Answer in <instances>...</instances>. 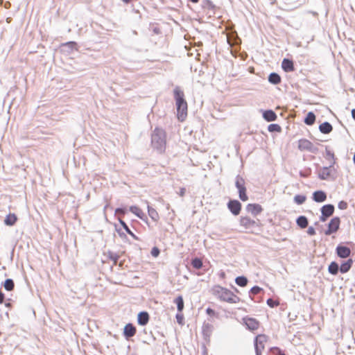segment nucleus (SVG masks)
I'll return each mask as SVG.
<instances>
[{
  "instance_id": "1",
  "label": "nucleus",
  "mask_w": 355,
  "mask_h": 355,
  "mask_svg": "<svg viewBox=\"0 0 355 355\" xmlns=\"http://www.w3.org/2000/svg\"><path fill=\"white\" fill-rule=\"evenodd\" d=\"M173 97L175 101L177 116L179 121H183L187 116L188 105L184 92L179 86H176L174 88Z\"/></svg>"
},
{
  "instance_id": "2",
  "label": "nucleus",
  "mask_w": 355,
  "mask_h": 355,
  "mask_svg": "<svg viewBox=\"0 0 355 355\" xmlns=\"http://www.w3.org/2000/svg\"><path fill=\"white\" fill-rule=\"evenodd\" d=\"M212 293L220 301L230 304H236L241 301L240 297L234 295L232 291L220 285H216L212 288Z\"/></svg>"
},
{
  "instance_id": "3",
  "label": "nucleus",
  "mask_w": 355,
  "mask_h": 355,
  "mask_svg": "<svg viewBox=\"0 0 355 355\" xmlns=\"http://www.w3.org/2000/svg\"><path fill=\"white\" fill-rule=\"evenodd\" d=\"M166 135L164 130L155 128L151 134V145L158 153H162L166 149Z\"/></svg>"
},
{
  "instance_id": "4",
  "label": "nucleus",
  "mask_w": 355,
  "mask_h": 355,
  "mask_svg": "<svg viewBox=\"0 0 355 355\" xmlns=\"http://www.w3.org/2000/svg\"><path fill=\"white\" fill-rule=\"evenodd\" d=\"M235 187L238 189L239 197L241 200L245 202L248 200L247 189L245 180L240 175H237L235 178Z\"/></svg>"
},
{
  "instance_id": "5",
  "label": "nucleus",
  "mask_w": 355,
  "mask_h": 355,
  "mask_svg": "<svg viewBox=\"0 0 355 355\" xmlns=\"http://www.w3.org/2000/svg\"><path fill=\"white\" fill-rule=\"evenodd\" d=\"M267 341V336L265 334H259L254 339V346L256 355H261L264 349V343Z\"/></svg>"
},
{
  "instance_id": "6",
  "label": "nucleus",
  "mask_w": 355,
  "mask_h": 355,
  "mask_svg": "<svg viewBox=\"0 0 355 355\" xmlns=\"http://www.w3.org/2000/svg\"><path fill=\"white\" fill-rule=\"evenodd\" d=\"M340 218L338 216L332 218L327 225V229L324 231V234L329 236L336 233L340 228Z\"/></svg>"
},
{
  "instance_id": "7",
  "label": "nucleus",
  "mask_w": 355,
  "mask_h": 355,
  "mask_svg": "<svg viewBox=\"0 0 355 355\" xmlns=\"http://www.w3.org/2000/svg\"><path fill=\"white\" fill-rule=\"evenodd\" d=\"M259 220H254L253 219H251L248 216H241L239 220L240 225L243 227L245 230H252L255 227H257L259 226Z\"/></svg>"
},
{
  "instance_id": "8",
  "label": "nucleus",
  "mask_w": 355,
  "mask_h": 355,
  "mask_svg": "<svg viewBox=\"0 0 355 355\" xmlns=\"http://www.w3.org/2000/svg\"><path fill=\"white\" fill-rule=\"evenodd\" d=\"M335 207L332 204H327L323 205L320 208L321 216H320V220L325 222L330 216L334 213Z\"/></svg>"
},
{
  "instance_id": "9",
  "label": "nucleus",
  "mask_w": 355,
  "mask_h": 355,
  "mask_svg": "<svg viewBox=\"0 0 355 355\" xmlns=\"http://www.w3.org/2000/svg\"><path fill=\"white\" fill-rule=\"evenodd\" d=\"M227 205L228 209L234 216H238L240 214L242 205L238 200L230 199Z\"/></svg>"
},
{
  "instance_id": "10",
  "label": "nucleus",
  "mask_w": 355,
  "mask_h": 355,
  "mask_svg": "<svg viewBox=\"0 0 355 355\" xmlns=\"http://www.w3.org/2000/svg\"><path fill=\"white\" fill-rule=\"evenodd\" d=\"M214 326L209 322H204L202 327V334L207 344L210 343V337L214 331Z\"/></svg>"
},
{
  "instance_id": "11",
  "label": "nucleus",
  "mask_w": 355,
  "mask_h": 355,
  "mask_svg": "<svg viewBox=\"0 0 355 355\" xmlns=\"http://www.w3.org/2000/svg\"><path fill=\"white\" fill-rule=\"evenodd\" d=\"M351 250L349 247L340 243L336 248V253L337 256L341 259H346L351 254Z\"/></svg>"
},
{
  "instance_id": "12",
  "label": "nucleus",
  "mask_w": 355,
  "mask_h": 355,
  "mask_svg": "<svg viewBox=\"0 0 355 355\" xmlns=\"http://www.w3.org/2000/svg\"><path fill=\"white\" fill-rule=\"evenodd\" d=\"M136 333V327L132 323L129 322L125 325L123 330V336L125 340H129L131 338L135 336Z\"/></svg>"
},
{
  "instance_id": "13",
  "label": "nucleus",
  "mask_w": 355,
  "mask_h": 355,
  "mask_svg": "<svg viewBox=\"0 0 355 355\" xmlns=\"http://www.w3.org/2000/svg\"><path fill=\"white\" fill-rule=\"evenodd\" d=\"M78 44L74 41H69L61 44V51L67 54L71 53L73 51H78Z\"/></svg>"
},
{
  "instance_id": "14",
  "label": "nucleus",
  "mask_w": 355,
  "mask_h": 355,
  "mask_svg": "<svg viewBox=\"0 0 355 355\" xmlns=\"http://www.w3.org/2000/svg\"><path fill=\"white\" fill-rule=\"evenodd\" d=\"M244 323L246 328L250 331L257 330L259 327V322L253 318H243Z\"/></svg>"
},
{
  "instance_id": "15",
  "label": "nucleus",
  "mask_w": 355,
  "mask_h": 355,
  "mask_svg": "<svg viewBox=\"0 0 355 355\" xmlns=\"http://www.w3.org/2000/svg\"><path fill=\"white\" fill-rule=\"evenodd\" d=\"M246 211L251 213L252 216H257L263 211L261 205L257 203H249L246 206Z\"/></svg>"
},
{
  "instance_id": "16",
  "label": "nucleus",
  "mask_w": 355,
  "mask_h": 355,
  "mask_svg": "<svg viewBox=\"0 0 355 355\" xmlns=\"http://www.w3.org/2000/svg\"><path fill=\"white\" fill-rule=\"evenodd\" d=\"M150 320V315L149 313L146 311H140L137 314V324L141 326H145L146 325Z\"/></svg>"
},
{
  "instance_id": "17",
  "label": "nucleus",
  "mask_w": 355,
  "mask_h": 355,
  "mask_svg": "<svg viewBox=\"0 0 355 355\" xmlns=\"http://www.w3.org/2000/svg\"><path fill=\"white\" fill-rule=\"evenodd\" d=\"M129 211L136 215L139 218L147 223L148 218L143 211L136 205H132L129 207Z\"/></svg>"
},
{
  "instance_id": "18",
  "label": "nucleus",
  "mask_w": 355,
  "mask_h": 355,
  "mask_svg": "<svg viewBox=\"0 0 355 355\" xmlns=\"http://www.w3.org/2000/svg\"><path fill=\"white\" fill-rule=\"evenodd\" d=\"M327 193L322 190H317L312 194V199L316 202H323L327 200Z\"/></svg>"
},
{
  "instance_id": "19",
  "label": "nucleus",
  "mask_w": 355,
  "mask_h": 355,
  "mask_svg": "<svg viewBox=\"0 0 355 355\" xmlns=\"http://www.w3.org/2000/svg\"><path fill=\"white\" fill-rule=\"evenodd\" d=\"M262 116L268 122L275 121L277 119V114L272 110H263Z\"/></svg>"
},
{
  "instance_id": "20",
  "label": "nucleus",
  "mask_w": 355,
  "mask_h": 355,
  "mask_svg": "<svg viewBox=\"0 0 355 355\" xmlns=\"http://www.w3.org/2000/svg\"><path fill=\"white\" fill-rule=\"evenodd\" d=\"M282 68L285 72H291L295 70L293 61L288 58H284L282 62Z\"/></svg>"
},
{
  "instance_id": "21",
  "label": "nucleus",
  "mask_w": 355,
  "mask_h": 355,
  "mask_svg": "<svg viewBox=\"0 0 355 355\" xmlns=\"http://www.w3.org/2000/svg\"><path fill=\"white\" fill-rule=\"evenodd\" d=\"M354 261L352 259H348L346 261L342 262L340 266V272L342 274L347 272L352 268Z\"/></svg>"
},
{
  "instance_id": "22",
  "label": "nucleus",
  "mask_w": 355,
  "mask_h": 355,
  "mask_svg": "<svg viewBox=\"0 0 355 355\" xmlns=\"http://www.w3.org/2000/svg\"><path fill=\"white\" fill-rule=\"evenodd\" d=\"M17 220L18 218L15 214L10 213L6 216L3 223L7 226H13Z\"/></svg>"
},
{
  "instance_id": "23",
  "label": "nucleus",
  "mask_w": 355,
  "mask_h": 355,
  "mask_svg": "<svg viewBox=\"0 0 355 355\" xmlns=\"http://www.w3.org/2000/svg\"><path fill=\"white\" fill-rule=\"evenodd\" d=\"M319 130L322 134H329L333 130V126L329 122L324 121L319 125Z\"/></svg>"
},
{
  "instance_id": "24",
  "label": "nucleus",
  "mask_w": 355,
  "mask_h": 355,
  "mask_svg": "<svg viewBox=\"0 0 355 355\" xmlns=\"http://www.w3.org/2000/svg\"><path fill=\"white\" fill-rule=\"evenodd\" d=\"M268 82L274 85H278L281 83V76L276 72H272L268 77Z\"/></svg>"
},
{
  "instance_id": "25",
  "label": "nucleus",
  "mask_w": 355,
  "mask_h": 355,
  "mask_svg": "<svg viewBox=\"0 0 355 355\" xmlns=\"http://www.w3.org/2000/svg\"><path fill=\"white\" fill-rule=\"evenodd\" d=\"M312 143L306 139H301L298 141V148L300 150H307L311 147Z\"/></svg>"
},
{
  "instance_id": "26",
  "label": "nucleus",
  "mask_w": 355,
  "mask_h": 355,
  "mask_svg": "<svg viewBox=\"0 0 355 355\" xmlns=\"http://www.w3.org/2000/svg\"><path fill=\"white\" fill-rule=\"evenodd\" d=\"M328 271L330 274L333 275H337L338 273L340 272L339 264L335 261H331L328 266Z\"/></svg>"
},
{
  "instance_id": "27",
  "label": "nucleus",
  "mask_w": 355,
  "mask_h": 355,
  "mask_svg": "<svg viewBox=\"0 0 355 355\" xmlns=\"http://www.w3.org/2000/svg\"><path fill=\"white\" fill-rule=\"evenodd\" d=\"M331 176V169L326 166H323L318 173V178L322 180H326Z\"/></svg>"
},
{
  "instance_id": "28",
  "label": "nucleus",
  "mask_w": 355,
  "mask_h": 355,
  "mask_svg": "<svg viewBox=\"0 0 355 355\" xmlns=\"http://www.w3.org/2000/svg\"><path fill=\"white\" fill-rule=\"evenodd\" d=\"M118 220L123 230L125 231L127 234H128L130 236H131L135 240H139L138 236H137L129 228L128 225L126 224V223L122 220L121 218H119Z\"/></svg>"
},
{
  "instance_id": "29",
  "label": "nucleus",
  "mask_w": 355,
  "mask_h": 355,
  "mask_svg": "<svg viewBox=\"0 0 355 355\" xmlns=\"http://www.w3.org/2000/svg\"><path fill=\"white\" fill-rule=\"evenodd\" d=\"M296 223L301 229H304L309 225V220L305 216L301 215L297 218Z\"/></svg>"
},
{
  "instance_id": "30",
  "label": "nucleus",
  "mask_w": 355,
  "mask_h": 355,
  "mask_svg": "<svg viewBox=\"0 0 355 355\" xmlns=\"http://www.w3.org/2000/svg\"><path fill=\"white\" fill-rule=\"evenodd\" d=\"M315 119V114L313 112H309L304 119V122L307 125H312L314 124Z\"/></svg>"
},
{
  "instance_id": "31",
  "label": "nucleus",
  "mask_w": 355,
  "mask_h": 355,
  "mask_svg": "<svg viewBox=\"0 0 355 355\" xmlns=\"http://www.w3.org/2000/svg\"><path fill=\"white\" fill-rule=\"evenodd\" d=\"M1 285L7 291H12L15 288L14 280L10 278L6 279L3 282H2Z\"/></svg>"
},
{
  "instance_id": "32",
  "label": "nucleus",
  "mask_w": 355,
  "mask_h": 355,
  "mask_svg": "<svg viewBox=\"0 0 355 355\" xmlns=\"http://www.w3.org/2000/svg\"><path fill=\"white\" fill-rule=\"evenodd\" d=\"M173 302L177 306V310L179 313H181L184 308V303L183 297L182 295H178L173 301Z\"/></svg>"
},
{
  "instance_id": "33",
  "label": "nucleus",
  "mask_w": 355,
  "mask_h": 355,
  "mask_svg": "<svg viewBox=\"0 0 355 355\" xmlns=\"http://www.w3.org/2000/svg\"><path fill=\"white\" fill-rule=\"evenodd\" d=\"M235 283L239 286L245 287L248 283V279L244 275L238 276L235 278Z\"/></svg>"
},
{
  "instance_id": "34",
  "label": "nucleus",
  "mask_w": 355,
  "mask_h": 355,
  "mask_svg": "<svg viewBox=\"0 0 355 355\" xmlns=\"http://www.w3.org/2000/svg\"><path fill=\"white\" fill-rule=\"evenodd\" d=\"M148 214L153 221L157 222L159 219L157 211L150 205H148Z\"/></svg>"
},
{
  "instance_id": "35",
  "label": "nucleus",
  "mask_w": 355,
  "mask_h": 355,
  "mask_svg": "<svg viewBox=\"0 0 355 355\" xmlns=\"http://www.w3.org/2000/svg\"><path fill=\"white\" fill-rule=\"evenodd\" d=\"M191 265L193 266V268L196 270H199L202 268L203 266L202 261L199 257H194L191 261Z\"/></svg>"
},
{
  "instance_id": "36",
  "label": "nucleus",
  "mask_w": 355,
  "mask_h": 355,
  "mask_svg": "<svg viewBox=\"0 0 355 355\" xmlns=\"http://www.w3.org/2000/svg\"><path fill=\"white\" fill-rule=\"evenodd\" d=\"M261 293H263V289L259 286H254L251 288V289L249 291V295L251 298L252 295H258Z\"/></svg>"
},
{
  "instance_id": "37",
  "label": "nucleus",
  "mask_w": 355,
  "mask_h": 355,
  "mask_svg": "<svg viewBox=\"0 0 355 355\" xmlns=\"http://www.w3.org/2000/svg\"><path fill=\"white\" fill-rule=\"evenodd\" d=\"M268 130L270 132H281L282 128L279 124L271 123L268 126Z\"/></svg>"
},
{
  "instance_id": "38",
  "label": "nucleus",
  "mask_w": 355,
  "mask_h": 355,
  "mask_svg": "<svg viewBox=\"0 0 355 355\" xmlns=\"http://www.w3.org/2000/svg\"><path fill=\"white\" fill-rule=\"evenodd\" d=\"M306 197L304 195L297 194L294 197V202L299 205H302L306 201Z\"/></svg>"
},
{
  "instance_id": "39",
  "label": "nucleus",
  "mask_w": 355,
  "mask_h": 355,
  "mask_svg": "<svg viewBox=\"0 0 355 355\" xmlns=\"http://www.w3.org/2000/svg\"><path fill=\"white\" fill-rule=\"evenodd\" d=\"M107 257L109 258V259L112 261L114 264H116L117 261L120 258V256L118 254L109 250L107 252Z\"/></svg>"
},
{
  "instance_id": "40",
  "label": "nucleus",
  "mask_w": 355,
  "mask_h": 355,
  "mask_svg": "<svg viewBox=\"0 0 355 355\" xmlns=\"http://www.w3.org/2000/svg\"><path fill=\"white\" fill-rule=\"evenodd\" d=\"M202 6L203 8H207L209 10H213L215 8V6L210 0H202Z\"/></svg>"
},
{
  "instance_id": "41",
  "label": "nucleus",
  "mask_w": 355,
  "mask_h": 355,
  "mask_svg": "<svg viewBox=\"0 0 355 355\" xmlns=\"http://www.w3.org/2000/svg\"><path fill=\"white\" fill-rule=\"evenodd\" d=\"M266 303L268 306L270 308H275L279 305V302L276 300H274L272 298H268L266 301Z\"/></svg>"
},
{
  "instance_id": "42",
  "label": "nucleus",
  "mask_w": 355,
  "mask_h": 355,
  "mask_svg": "<svg viewBox=\"0 0 355 355\" xmlns=\"http://www.w3.org/2000/svg\"><path fill=\"white\" fill-rule=\"evenodd\" d=\"M128 213V210L125 207H118L115 209V214L120 216H124Z\"/></svg>"
},
{
  "instance_id": "43",
  "label": "nucleus",
  "mask_w": 355,
  "mask_h": 355,
  "mask_svg": "<svg viewBox=\"0 0 355 355\" xmlns=\"http://www.w3.org/2000/svg\"><path fill=\"white\" fill-rule=\"evenodd\" d=\"M115 230L116 232L118 233L119 236L122 239H127V236H126V234L125 232H123L121 228H119L117 225L115 224Z\"/></svg>"
},
{
  "instance_id": "44",
  "label": "nucleus",
  "mask_w": 355,
  "mask_h": 355,
  "mask_svg": "<svg viewBox=\"0 0 355 355\" xmlns=\"http://www.w3.org/2000/svg\"><path fill=\"white\" fill-rule=\"evenodd\" d=\"M311 170L310 168H307L304 171H300V175L302 178H307V177H309L311 175Z\"/></svg>"
},
{
  "instance_id": "45",
  "label": "nucleus",
  "mask_w": 355,
  "mask_h": 355,
  "mask_svg": "<svg viewBox=\"0 0 355 355\" xmlns=\"http://www.w3.org/2000/svg\"><path fill=\"white\" fill-rule=\"evenodd\" d=\"M160 253V250L157 247H153L151 249L150 254L153 257H157Z\"/></svg>"
},
{
  "instance_id": "46",
  "label": "nucleus",
  "mask_w": 355,
  "mask_h": 355,
  "mask_svg": "<svg viewBox=\"0 0 355 355\" xmlns=\"http://www.w3.org/2000/svg\"><path fill=\"white\" fill-rule=\"evenodd\" d=\"M325 153H326L327 158L329 157L331 159H336L334 153L331 150H329L327 146H326V148H325Z\"/></svg>"
},
{
  "instance_id": "47",
  "label": "nucleus",
  "mask_w": 355,
  "mask_h": 355,
  "mask_svg": "<svg viewBox=\"0 0 355 355\" xmlns=\"http://www.w3.org/2000/svg\"><path fill=\"white\" fill-rule=\"evenodd\" d=\"M347 202L344 201V200H341L338 202V209H341V210H345L347 208Z\"/></svg>"
},
{
  "instance_id": "48",
  "label": "nucleus",
  "mask_w": 355,
  "mask_h": 355,
  "mask_svg": "<svg viewBox=\"0 0 355 355\" xmlns=\"http://www.w3.org/2000/svg\"><path fill=\"white\" fill-rule=\"evenodd\" d=\"M206 313L209 316H215L217 314L216 311L211 307L207 308Z\"/></svg>"
},
{
  "instance_id": "49",
  "label": "nucleus",
  "mask_w": 355,
  "mask_h": 355,
  "mask_svg": "<svg viewBox=\"0 0 355 355\" xmlns=\"http://www.w3.org/2000/svg\"><path fill=\"white\" fill-rule=\"evenodd\" d=\"M175 318H176V320H177V322L178 324H183L184 317L182 315L178 313V314H176Z\"/></svg>"
},
{
  "instance_id": "50",
  "label": "nucleus",
  "mask_w": 355,
  "mask_h": 355,
  "mask_svg": "<svg viewBox=\"0 0 355 355\" xmlns=\"http://www.w3.org/2000/svg\"><path fill=\"white\" fill-rule=\"evenodd\" d=\"M307 234L309 236H314L316 234L315 228L312 226L309 227Z\"/></svg>"
},
{
  "instance_id": "51",
  "label": "nucleus",
  "mask_w": 355,
  "mask_h": 355,
  "mask_svg": "<svg viewBox=\"0 0 355 355\" xmlns=\"http://www.w3.org/2000/svg\"><path fill=\"white\" fill-rule=\"evenodd\" d=\"M272 349L275 351V355H286L284 352L279 347H273Z\"/></svg>"
},
{
  "instance_id": "52",
  "label": "nucleus",
  "mask_w": 355,
  "mask_h": 355,
  "mask_svg": "<svg viewBox=\"0 0 355 355\" xmlns=\"http://www.w3.org/2000/svg\"><path fill=\"white\" fill-rule=\"evenodd\" d=\"M308 151L312 153H317L318 152V148L312 144Z\"/></svg>"
},
{
  "instance_id": "53",
  "label": "nucleus",
  "mask_w": 355,
  "mask_h": 355,
  "mask_svg": "<svg viewBox=\"0 0 355 355\" xmlns=\"http://www.w3.org/2000/svg\"><path fill=\"white\" fill-rule=\"evenodd\" d=\"M5 300V294L0 290V304H3Z\"/></svg>"
},
{
  "instance_id": "54",
  "label": "nucleus",
  "mask_w": 355,
  "mask_h": 355,
  "mask_svg": "<svg viewBox=\"0 0 355 355\" xmlns=\"http://www.w3.org/2000/svg\"><path fill=\"white\" fill-rule=\"evenodd\" d=\"M336 164V159H332V161L330 163V165L329 166H327L329 169L334 168V166Z\"/></svg>"
},
{
  "instance_id": "55",
  "label": "nucleus",
  "mask_w": 355,
  "mask_h": 355,
  "mask_svg": "<svg viewBox=\"0 0 355 355\" xmlns=\"http://www.w3.org/2000/svg\"><path fill=\"white\" fill-rule=\"evenodd\" d=\"M153 33H155V34H157V35H158V34H159V33H160V30H159V28H157V27H155V28H153Z\"/></svg>"
},
{
  "instance_id": "56",
  "label": "nucleus",
  "mask_w": 355,
  "mask_h": 355,
  "mask_svg": "<svg viewBox=\"0 0 355 355\" xmlns=\"http://www.w3.org/2000/svg\"><path fill=\"white\" fill-rule=\"evenodd\" d=\"M352 116L353 119L355 121V108L352 110Z\"/></svg>"
},
{
  "instance_id": "57",
  "label": "nucleus",
  "mask_w": 355,
  "mask_h": 355,
  "mask_svg": "<svg viewBox=\"0 0 355 355\" xmlns=\"http://www.w3.org/2000/svg\"><path fill=\"white\" fill-rule=\"evenodd\" d=\"M185 193V189L184 188H182L180 190V196H183Z\"/></svg>"
},
{
  "instance_id": "58",
  "label": "nucleus",
  "mask_w": 355,
  "mask_h": 355,
  "mask_svg": "<svg viewBox=\"0 0 355 355\" xmlns=\"http://www.w3.org/2000/svg\"><path fill=\"white\" fill-rule=\"evenodd\" d=\"M232 288L236 292L239 293V290L234 286H232Z\"/></svg>"
},
{
  "instance_id": "59",
  "label": "nucleus",
  "mask_w": 355,
  "mask_h": 355,
  "mask_svg": "<svg viewBox=\"0 0 355 355\" xmlns=\"http://www.w3.org/2000/svg\"><path fill=\"white\" fill-rule=\"evenodd\" d=\"M132 0H122L123 2H124L125 3H129L130 2H131Z\"/></svg>"
},
{
  "instance_id": "60",
  "label": "nucleus",
  "mask_w": 355,
  "mask_h": 355,
  "mask_svg": "<svg viewBox=\"0 0 355 355\" xmlns=\"http://www.w3.org/2000/svg\"><path fill=\"white\" fill-rule=\"evenodd\" d=\"M5 306L6 307H10V302H6V303H5Z\"/></svg>"
},
{
  "instance_id": "61",
  "label": "nucleus",
  "mask_w": 355,
  "mask_h": 355,
  "mask_svg": "<svg viewBox=\"0 0 355 355\" xmlns=\"http://www.w3.org/2000/svg\"><path fill=\"white\" fill-rule=\"evenodd\" d=\"M192 3H198L200 0H190Z\"/></svg>"
},
{
  "instance_id": "62",
  "label": "nucleus",
  "mask_w": 355,
  "mask_h": 355,
  "mask_svg": "<svg viewBox=\"0 0 355 355\" xmlns=\"http://www.w3.org/2000/svg\"><path fill=\"white\" fill-rule=\"evenodd\" d=\"M203 348H204V354H207V349L205 345H203Z\"/></svg>"
},
{
  "instance_id": "63",
  "label": "nucleus",
  "mask_w": 355,
  "mask_h": 355,
  "mask_svg": "<svg viewBox=\"0 0 355 355\" xmlns=\"http://www.w3.org/2000/svg\"><path fill=\"white\" fill-rule=\"evenodd\" d=\"M225 272H222L220 273V277H223H223H225Z\"/></svg>"
},
{
  "instance_id": "64",
  "label": "nucleus",
  "mask_w": 355,
  "mask_h": 355,
  "mask_svg": "<svg viewBox=\"0 0 355 355\" xmlns=\"http://www.w3.org/2000/svg\"><path fill=\"white\" fill-rule=\"evenodd\" d=\"M353 162H354V164H355V152H354V155L353 156Z\"/></svg>"
}]
</instances>
